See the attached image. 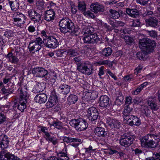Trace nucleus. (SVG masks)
<instances>
[{
    "instance_id": "31",
    "label": "nucleus",
    "mask_w": 160,
    "mask_h": 160,
    "mask_svg": "<svg viewBox=\"0 0 160 160\" xmlns=\"http://www.w3.org/2000/svg\"><path fill=\"white\" fill-rule=\"evenodd\" d=\"M148 46L147 49V52L149 53L151 52L154 49L156 45V42L154 40H151L148 38Z\"/></svg>"
},
{
    "instance_id": "37",
    "label": "nucleus",
    "mask_w": 160,
    "mask_h": 160,
    "mask_svg": "<svg viewBox=\"0 0 160 160\" xmlns=\"http://www.w3.org/2000/svg\"><path fill=\"white\" fill-rule=\"evenodd\" d=\"M112 52V50L110 48H106L102 51V54L103 56L107 57L110 56Z\"/></svg>"
},
{
    "instance_id": "6",
    "label": "nucleus",
    "mask_w": 160,
    "mask_h": 160,
    "mask_svg": "<svg viewBox=\"0 0 160 160\" xmlns=\"http://www.w3.org/2000/svg\"><path fill=\"white\" fill-rule=\"evenodd\" d=\"M150 137L147 136L142 139L141 141L142 147L154 148L158 146V142L155 141Z\"/></svg>"
},
{
    "instance_id": "33",
    "label": "nucleus",
    "mask_w": 160,
    "mask_h": 160,
    "mask_svg": "<svg viewBox=\"0 0 160 160\" xmlns=\"http://www.w3.org/2000/svg\"><path fill=\"white\" fill-rule=\"evenodd\" d=\"M148 82H143L138 86L137 88L132 92V94L137 95L143 89V88L148 84Z\"/></svg>"
},
{
    "instance_id": "63",
    "label": "nucleus",
    "mask_w": 160,
    "mask_h": 160,
    "mask_svg": "<svg viewBox=\"0 0 160 160\" xmlns=\"http://www.w3.org/2000/svg\"><path fill=\"white\" fill-rule=\"evenodd\" d=\"M104 68L103 66H101L99 68L98 75L100 78H101V76L104 74Z\"/></svg>"
},
{
    "instance_id": "47",
    "label": "nucleus",
    "mask_w": 160,
    "mask_h": 160,
    "mask_svg": "<svg viewBox=\"0 0 160 160\" xmlns=\"http://www.w3.org/2000/svg\"><path fill=\"white\" fill-rule=\"evenodd\" d=\"M67 54L71 56H75L78 55V53L75 50L71 49L66 51Z\"/></svg>"
},
{
    "instance_id": "41",
    "label": "nucleus",
    "mask_w": 160,
    "mask_h": 160,
    "mask_svg": "<svg viewBox=\"0 0 160 160\" xmlns=\"http://www.w3.org/2000/svg\"><path fill=\"white\" fill-rule=\"evenodd\" d=\"M58 160H68V158L66 153L60 152L58 154Z\"/></svg>"
},
{
    "instance_id": "56",
    "label": "nucleus",
    "mask_w": 160,
    "mask_h": 160,
    "mask_svg": "<svg viewBox=\"0 0 160 160\" xmlns=\"http://www.w3.org/2000/svg\"><path fill=\"white\" fill-rule=\"evenodd\" d=\"M14 33L12 31L8 30L6 31L4 34V36L5 37H7V38H9L10 37H12L14 36Z\"/></svg>"
},
{
    "instance_id": "45",
    "label": "nucleus",
    "mask_w": 160,
    "mask_h": 160,
    "mask_svg": "<svg viewBox=\"0 0 160 160\" xmlns=\"http://www.w3.org/2000/svg\"><path fill=\"white\" fill-rule=\"evenodd\" d=\"M12 51L14 52V54L16 55V56H20L22 54V50L19 46L15 47Z\"/></svg>"
},
{
    "instance_id": "53",
    "label": "nucleus",
    "mask_w": 160,
    "mask_h": 160,
    "mask_svg": "<svg viewBox=\"0 0 160 160\" xmlns=\"http://www.w3.org/2000/svg\"><path fill=\"white\" fill-rule=\"evenodd\" d=\"M83 13L85 16L88 18H95V16L94 14L89 11H88L87 12H85Z\"/></svg>"
},
{
    "instance_id": "44",
    "label": "nucleus",
    "mask_w": 160,
    "mask_h": 160,
    "mask_svg": "<svg viewBox=\"0 0 160 160\" xmlns=\"http://www.w3.org/2000/svg\"><path fill=\"white\" fill-rule=\"evenodd\" d=\"M7 42V39L3 36H0V49L1 50L3 49V47L5 46Z\"/></svg>"
},
{
    "instance_id": "46",
    "label": "nucleus",
    "mask_w": 160,
    "mask_h": 160,
    "mask_svg": "<svg viewBox=\"0 0 160 160\" xmlns=\"http://www.w3.org/2000/svg\"><path fill=\"white\" fill-rule=\"evenodd\" d=\"M98 64L100 65H108L110 67H112L113 65L112 62L108 60H105L102 61H100L99 62H98Z\"/></svg>"
},
{
    "instance_id": "62",
    "label": "nucleus",
    "mask_w": 160,
    "mask_h": 160,
    "mask_svg": "<svg viewBox=\"0 0 160 160\" xmlns=\"http://www.w3.org/2000/svg\"><path fill=\"white\" fill-rule=\"evenodd\" d=\"M8 160H20V159L14 155L9 153Z\"/></svg>"
},
{
    "instance_id": "14",
    "label": "nucleus",
    "mask_w": 160,
    "mask_h": 160,
    "mask_svg": "<svg viewBox=\"0 0 160 160\" xmlns=\"http://www.w3.org/2000/svg\"><path fill=\"white\" fill-rule=\"evenodd\" d=\"M147 26L155 28L158 26V19L155 17H152L146 20Z\"/></svg>"
},
{
    "instance_id": "10",
    "label": "nucleus",
    "mask_w": 160,
    "mask_h": 160,
    "mask_svg": "<svg viewBox=\"0 0 160 160\" xmlns=\"http://www.w3.org/2000/svg\"><path fill=\"white\" fill-rule=\"evenodd\" d=\"M27 12L29 18L35 22H38L40 21L41 16L35 10L33 9H29Z\"/></svg>"
},
{
    "instance_id": "61",
    "label": "nucleus",
    "mask_w": 160,
    "mask_h": 160,
    "mask_svg": "<svg viewBox=\"0 0 160 160\" xmlns=\"http://www.w3.org/2000/svg\"><path fill=\"white\" fill-rule=\"evenodd\" d=\"M78 121H69V123L72 127H75L77 129V126L78 125Z\"/></svg>"
},
{
    "instance_id": "64",
    "label": "nucleus",
    "mask_w": 160,
    "mask_h": 160,
    "mask_svg": "<svg viewBox=\"0 0 160 160\" xmlns=\"http://www.w3.org/2000/svg\"><path fill=\"white\" fill-rule=\"evenodd\" d=\"M142 66L139 65L134 70V73L137 74L138 73H140L142 69Z\"/></svg>"
},
{
    "instance_id": "13",
    "label": "nucleus",
    "mask_w": 160,
    "mask_h": 160,
    "mask_svg": "<svg viewBox=\"0 0 160 160\" xmlns=\"http://www.w3.org/2000/svg\"><path fill=\"white\" fill-rule=\"evenodd\" d=\"M56 13L53 9L47 10L44 12V19L49 22L53 21L55 18Z\"/></svg>"
},
{
    "instance_id": "48",
    "label": "nucleus",
    "mask_w": 160,
    "mask_h": 160,
    "mask_svg": "<svg viewBox=\"0 0 160 160\" xmlns=\"http://www.w3.org/2000/svg\"><path fill=\"white\" fill-rule=\"evenodd\" d=\"M52 125L58 129H60L62 128V124L59 121H56L54 122Z\"/></svg>"
},
{
    "instance_id": "19",
    "label": "nucleus",
    "mask_w": 160,
    "mask_h": 160,
    "mask_svg": "<svg viewBox=\"0 0 160 160\" xmlns=\"http://www.w3.org/2000/svg\"><path fill=\"white\" fill-rule=\"evenodd\" d=\"M147 102L150 108L152 110H157L158 109L157 104L155 103V99L152 97H149Z\"/></svg>"
},
{
    "instance_id": "3",
    "label": "nucleus",
    "mask_w": 160,
    "mask_h": 160,
    "mask_svg": "<svg viewBox=\"0 0 160 160\" xmlns=\"http://www.w3.org/2000/svg\"><path fill=\"white\" fill-rule=\"evenodd\" d=\"M17 86L18 87V91L19 95V100L22 99L27 101L29 94L27 85L21 81L18 82Z\"/></svg>"
},
{
    "instance_id": "22",
    "label": "nucleus",
    "mask_w": 160,
    "mask_h": 160,
    "mask_svg": "<svg viewBox=\"0 0 160 160\" xmlns=\"http://www.w3.org/2000/svg\"><path fill=\"white\" fill-rule=\"evenodd\" d=\"M57 98L55 96L50 97L48 101L46 104L47 108H50L53 107L57 102Z\"/></svg>"
},
{
    "instance_id": "55",
    "label": "nucleus",
    "mask_w": 160,
    "mask_h": 160,
    "mask_svg": "<svg viewBox=\"0 0 160 160\" xmlns=\"http://www.w3.org/2000/svg\"><path fill=\"white\" fill-rule=\"evenodd\" d=\"M124 79L125 81L130 82L134 80L133 76L132 74H130L124 77Z\"/></svg>"
},
{
    "instance_id": "51",
    "label": "nucleus",
    "mask_w": 160,
    "mask_h": 160,
    "mask_svg": "<svg viewBox=\"0 0 160 160\" xmlns=\"http://www.w3.org/2000/svg\"><path fill=\"white\" fill-rule=\"evenodd\" d=\"M2 91L3 93L6 95V96H8L9 94L13 93V91L10 88L7 89L4 88H3L2 89Z\"/></svg>"
},
{
    "instance_id": "39",
    "label": "nucleus",
    "mask_w": 160,
    "mask_h": 160,
    "mask_svg": "<svg viewBox=\"0 0 160 160\" xmlns=\"http://www.w3.org/2000/svg\"><path fill=\"white\" fill-rule=\"evenodd\" d=\"M9 153L6 152L4 150L0 152V160H8Z\"/></svg>"
},
{
    "instance_id": "38",
    "label": "nucleus",
    "mask_w": 160,
    "mask_h": 160,
    "mask_svg": "<svg viewBox=\"0 0 160 160\" xmlns=\"http://www.w3.org/2000/svg\"><path fill=\"white\" fill-rule=\"evenodd\" d=\"M9 3L12 11H16L19 8L17 1L12 2H9Z\"/></svg>"
},
{
    "instance_id": "17",
    "label": "nucleus",
    "mask_w": 160,
    "mask_h": 160,
    "mask_svg": "<svg viewBox=\"0 0 160 160\" xmlns=\"http://www.w3.org/2000/svg\"><path fill=\"white\" fill-rule=\"evenodd\" d=\"M81 28L82 29V33L84 35L92 34L94 29L91 26L88 27L86 25L82 24L81 25Z\"/></svg>"
},
{
    "instance_id": "32",
    "label": "nucleus",
    "mask_w": 160,
    "mask_h": 160,
    "mask_svg": "<svg viewBox=\"0 0 160 160\" xmlns=\"http://www.w3.org/2000/svg\"><path fill=\"white\" fill-rule=\"evenodd\" d=\"M20 102L19 103L18 105V108L21 112L24 111L27 107L26 103L27 101L26 100H23L22 99L19 100Z\"/></svg>"
},
{
    "instance_id": "5",
    "label": "nucleus",
    "mask_w": 160,
    "mask_h": 160,
    "mask_svg": "<svg viewBox=\"0 0 160 160\" xmlns=\"http://www.w3.org/2000/svg\"><path fill=\"white\" fill-rule=\"evenodd\" d=\"M56 37L53 36H49L47 38H43L45 46L48 48H55L58 46L59 42Z\"/></svg>"
},
{
    "instance_id": "43",
    "label": "nucleus",
    "mask_w": 160,
    "mask_h": 160,
    "mask_svg": "<svg viewBox=\"0 0 160 160\" xmlns=\"http://www.w3.org/2000/svg\"><path fill=\"white\" fill-rule=\"evenodd\" d=\"M123 38L127 44H131L134 41L133 38L129 36H125Z\"/></svg>"
},
{
    "instance_id": "18",
    "label": "nucleus",
    "mask_w": 160,
    "mask_h": 160,
    "mask_svg": "<svg viewBox=\"0 0 160 160\" xmlns=\"http://www.w3.org/2000/svg\"><path fill=\"white\" fill-rule=\"evenodd\" d=\"M47 98L46 95L43 93L37 95L34 98L36 102L40 104L45 103L47 101Z\"/></svg>"
},
{
    "instance_id": "60",
    "label": "nucleus",
    "mask_w": 160,
    "mask_h": 160,
    "mask_svg": "<svg viewBox=\"0 0 160 160\" xmlns=\"http://www.w3.org/2000/svg\"><path fill=\"white\" fill-rule=\"evenodd\" d=\"M15 15L16 17H19L20 18H23V20H25V16L22 13L17 12L15 13Z\"/></svg>"
},
{
    "instance_id": "30",
    "label": "nucleus",
    "mask_w": 160,
    "mask_h": 160,
    "mask_svg": "<svg viewBox=\"0 0 160 160\" xmlns=\"http://www.w3.org/2000/svg\"><path fill=\"white\" fill-rule=\"evenodd\" d=\"M9 140L7 136L4 135L0 142V145L1 148L4 149L7 148L8 146Z\"/></svg>"
},
{
    "instance_id": "1",
    "label": "nucleus",
    "mask_w": 160,
    "mask_h": 160,
    "mask_svg": "<svg viewBox=\"0 0 160 160\" xmlns=\"http://www.w3.org/2000/svg\"><path fill=\"white\" fill-rule=\"evenodd\" d=\"M60 31L64 34L68 33V35H74L76 33L73 30L74 26L72 21L68 18H63L59 22Z\"/></svg>"
},
{
    "instance_id": "20",
    "label": "nucleus",
    "mask_w": 160,
    "mask_h": 160,
    "mask_svg": "<svg viewBox=\"0 0 160 160\" xmlns=\"http://www.w3.org/2000/svg\"><path fill=\"white\" fill-rule=\"evenodd\" d=\"M45 88V84L44 83L37 82L34 85L33 90L34 92L38 93L43 91Z\"/></svg>"
},
{
    "instance_id": "4",
    "label": "nucleus",
    "mask_w": 160,
    "mask_h": 160,
    "mask_svg": "<svg viewBox=\"0 0 160 160\" xmlns=\"http://www.w3.org/2000/svg\"><path fill=\"white\" fill-rule=\"evenodd\" d=\"M134 138L135 136L130 134V133H125L121 136L120 144L122 146L128 147L133 143Z\"/></svg>"
},
{
    "instance_id": "57",
    "label": "nucleus",
    "mask_w": 160,
    "mask_h": 160,
    "mask_svg": "<svg viewBox=\"0 0 160 160\" xmlns=\"http://www.w3.org/2000/svg\"><path fill=\"white\" fill-rule=\"evenodd\" d=\"M140 25V20L139 19H134L132 22V26L133 27H139Z\"/></svg>"
},
{
    "instance_id": "58",
    "label": "nucleus",
    "mask_w": 160,
    "mask_h": 160,
    "mask_svg": "<svg viewBox=\"0 0 160 160\" xmlns=\"http://www.w3.org/2000/svg\"><path fill=\"white\" fill-rule=\"evenodd\" d=\"M142 99L141 97H136L133 100L132 102L134 104H138L140 102H141Z\"/></svg>"
},
{
    "instance_id": "21",
    "label": "nucleus",
    "mask_w": 160,
    "mask_h": 160,
    "mask_svg": "<svg viewBox=\"0 0 160 160\" xmlns=\"http://www.w3.org/2000/svg\"><path fill=\"white\" fill-rule=\"evenodd\" d=\"M5 57L9 62L12 63L17 64L19 60L16 56L13 55L12 52L8 53Z\"/></svg>"
},
{
    "instance_id": "16",
    "label": "nucleus",
    "mask_w": 160,
    "mask_h": 160,
    "mask_svg": "<svg viewBox=\"0 0 160 160\" xmlns=\"http://www.w3.org/2000/svg\"><path fill=\"white\" fill-rule=\"evenodd\" d=\"M109 99L106 95L100 97L99 101V105L102 107H108L109 106Z\"/></svg>"
},
{
    "instance_id": "59",
    "label": "nucleus",
    "mask_w": 160,
    "mask_h": 160,
    "mask_svg": "<svg viewBox=\"0 0 160 160\" xmlns=\"http://www.w3.org/2000/svg\"><path fill=\"white\" fill-rule=\"evenodd\" d=\"M148 34L152 38H155L157 36V32L155 30L148 31Z\"/></svg>"
},
{
    "instance_id": "40",
    "label": "nucleus",
    "mask_w": 160,
    "mask_h": 160,
    "mask_svg": "<svg viewBox=\"0 0 160 160\" xmlns=\"http://www.w3.org/2000/svg\"><path fill=\"white\" fill-rule=\"evenodd\" d=\"M78 8L79 11L83 13L86 10L85 2H79L78 4Z\"/></svg>"
},
{
    "instance_id": "29",
    "label": "nucleus",
    "mask_w": 160,
    "mask_h": 160,
    "mask_svg": "<svg viewBox=\"0 0 160 160\" xmlns=\"http://www.w3.org/2000/svg\"><path fill=\"white\" fill-rule=\"evenodd\" d=\"M88 124L86 121H81L78 122L77 126V129L80 131L86 129L88 127Z\"/></svg>"
},
{
    "instance_id": "50",
    "label": "nucleus",
    "mask_w": 160,
    "mask_h": 160,
    "mask_svg": "<svg viewBox=\"0 0 160 160\" xmlns=\"http://www.w3.org/2000/svg\"><path fill=\"white\" fill-rule=\"evenodd\" d=\"M116 153H117L121 157H123L124 155H125V153L123 152H118L117 150L114 149H110L108 152V153L111 155Z\"/></svg>"
},
{
    "instance_id": "12",
    "label": "nucleus",
    "mask_w": 160,
    "mask_h": 160,
    "mask_svg": "<svg viewBox=\"0 0 160 160\" xmlns=\"http://www.w3.org/2000/svg\"><path fill=\"white\" fill-rule=\"evenodd\" d=\"M88 118L89 120H96L98 117V113L97 109L92 107L89 108L87 112Z\"/></svg>"
},
{
    "instance_id": "27",
    "label": "nucleus",
    "mask_w": 160,
    "mask_h": 160,
    "mask_svg": "<svg viewBox=\"0 0 160 160\" xmlns=\"http://www.w3.org/2000/svg\"><path fill=\"white\" fill-rule=\"evenodd\" d=\"M149 53L147 52V50H142L141 51L139 52L137 54V57L138 59L141 60H145L147 57V55Z\"/></svg>"
},
{
    "instance_id": "28",
    "label": "nucleus",
    "mask_w": 160,
    "mask_h": 160,
    "mask_svg": "<svg viewBox=\"0 0 160 160\" xmlns=\"http://www.w3.org/2000/svg\"><path fill=\"white\" fill-rule=\"evenodd\" d=\"M13 19L14 25L20 28L23 26L25 22V20H23V18H20L19 17L14 18Z\"/></svg>"
},
{
    "instance_id": "35",
    "label": "nucleus",
    "mask_w": 160,
    "mask_h": 160,
    "mask_svg": "<svg viewBox=\"0 0 160 160\" xmlns=\"http://www.w3.org/2000/svg\"><path fill=\"white\" fill-rule=\"evenodd\" d=\"M63 140L67 143L74 142H80L81 141V140L78 138H71L68 137H63Z\"/></svg>"
},
{
    "instance_id": "23",
    "label": "nucleus",
    "mask_w": 160,
    "mask_h": 160,
    "mask_svg": "<svg viewBox=\"0 0 160 160\" xmlns=\"http://www.w3.org/2000/svg\"><path fill=\"white\" fill-rule=\"evenodd\" d=\"M148 38H144L139 40V48L142 50H147L148 46Z\"/></svg>"
},
{
    "instance_id": "9",
    "label": "nucleus",
    "mask_w": 160,
    "mask_h": 160,
    "mask_svg": "<svg viewBox=\"0 0 160 160\" xmlns=\"http://www.w3.org/2000/svg\"><path fill=\"white\" fill-rule=\"evenodd\" d=\"M32 73L36 76L43 78L48 75V72L44 68L40 67L34 68L32 70Z\"/></svg>"
},
{
    "instance_id": "54",
    "label": "nucleus",
    "mask_w": 160,
    "mask_h": 160,
    "mask_svg": "<svg viewBox=\"0 0 160 160\" xmlns=\"http://www.w3.org/2000/svg\"><path fill=\"white\" fill-rule=\"evenodd\" d=\"M124 98H116L114 102L115 105L120 106L122 104L123 102Z\"/></svg>"
},
{
    "instance_id": "2",
    "label": "nucleus",
    "mask_w": 160,
    "mask_h": 160,
    "mask_svg": "<svg viewBox=\"0 0 160 160\" xmlns=\"http://www.w3.org/2000/svg\"><path fill=\"white\" fill-rule=\"evenodd\" d=\"M44 41L39 37L30 42L28 46L29 51L32 53L38 51L44 44Z\"/></svg>"
},
{
    "instance_id": "34",
    "label": "nucleus",
    "mask_w": 160,
    "mask_h": 160,
    "mask_svg": "<svg viewBox=\"0 0 160 160\" xmlns=\"http://www.w3.org/2000/svg\"><path fill=\"white\" fill-rule=\"evenodd\" d=\"M78 100V97L75 95L71 94L68 97V101L70 104L75 103Z\"/></svg>"
},
{
    "instance_id": "42",
    "label": "nucleus",
    "mask_w": 160,
    "mask_h": 160,
    "mask_svg": "<svg viewBox=\"0 0 160 160\" xmlns=\"http://www.w3.org/2000/svg\"><path fill=\"white\" fill-rule=\"evenodd\" d=\"M101 26L102 28L106 31H111L112 30V28L106 23L102 22L101 21H100Z\"/></svg>"
},
{
    "instance_id": "24",
    "label": "nucleus",
    "mask_w": 160,
    "mask_h": 160,
    "mask_svg": "<svg viewBox=\"0 0 160 160\" xmlns=\"http://www.w3.org/2000/svg\"><path fill=\"white\" fill-rule=\"evenodd\" d=\"M94 133L96 136L98 137H105L107 135V133L105 131L104 129L101 127H97L95 129Z\"/></svg>"
},
{
    "instance_id": "11",
    "label": "nucleus",
    "mask_w": 160,
    "mask_h": 160,
    "mask_svg": "<svg viewBox=\"0 0 160 160\" xmlns=\"http://www.w3.org/2000/svg\"><path fill=\"white\" fill-rule=\"evenodd\" d=\"M132 111V109L128 107V106L126 107L123 112V117L124 120H134L138 119V118L137 116H133L132 115H130V113Z\"/></svg>"
},
{
    "instance_id": "8",
    "label": "nucleus",
    "mask_w": 160,
    "mask_h": 160,
    "mask_svg": "<svg viewBox=\"0 0 160 160\" xmlns=\"http://www.w3.org/2000/svg\"><path fill=\"white\" fill-rule=\"evenodd\" d=\"M83 42L87 44L97 43L100 41L99 38L95 33L85 35L82 38Z\"/></svg>"
},
{
    "instance_id": "49",
    "label": "nucleus",
    "mask_w": 160,
    "mask_h": 160,
    "mask_svg": "<svg viewBox=\"0 0 160 160\" xmlns=\"http://www.w3.org/2000/svg\"><path fill=\"white\" fill-rule=\"evenodd\" d=\"M147 136L148 137H151V139H153L155 141L158 142V143L160 141V139L159 138V137L157 135H155L154 134H148Z\"/></svg>"
},
{
    "instance_id": "36",
    "label": "nucleus",
    "mask_w": 160,
    "mask_h": 160,
    "mask_svg": "<svg viewBox=\"0 0 160 160\" xmlns=\"http://www.w3.org/2000/svg\"><path fill=\"white\" fill-rule=\"evenodd\" d=\"M110 14H109L110 17L113 19L118 18L120 16L119 13L117 11L112 9L110 10Z\"/></svg>"
},
{
    "instance_id": "26",
    "label": "nucleus",
    "mask_w": 160,
    "mask_h": 160,
    "mask_svg": "<svg viewBox=\"0 0 160 160\" xmlns=\"http://www.w3.org/2000/svg\"><path fill=\"white\" fill-rule=\"evenodd\" d=\"M58 89L62 94H67L70 91V88L68 85L64 84L60 86Z\"/></svg>"
},
{
    "instance_id": "15",
    "label": "nucleus",
    "mask_w": 160,
    "mask_h": 160,
    "mask_svg": "<svg viewBox=\"0 0 160 160\" xmlns=\"http://www.w3.org/2000/svg\"><path fill=\"white\" fill-rule=\"evenodd\" d=\"M91 10L95 13L103 12L104 11V7L97 2L92 3L90 5Z\"/></svg>"
},
{
    "instance_id": "7",
    "label": "nucleus",
    "mask_w": 160,
    "mask_h": 160,
    "mask_svg": "<svg viewBox=\"0 0 160 160\" xmlns=\"http://www.w3.org/2000/svg\"><path fill=\"white\" fill-rule=\"evenodd\" d=\"M77 69L81 73L89 75L93 72L92 67L88 62H82V65L77 67Z\"/></svg>"
},
{
    "instance_id": "25",
    "label": "nucleus",
    "mask_w": 160,
    "mask_h": 160,
    "mask_svg": "<svg viewBox=\"0 0 160 160\" xmlns=\"http://www.w3.org/2000/svg\"><path fill=\"white\" fill-rule=\"evenodd\" d=\"M126 12L128 14L133 18H136L139 15L138 11L136 9L127 8Z\"/></svg>"
},
{
    "instance_id": "52",
    "label": "nucleus",
    "mask_w": 160,
    "mask_h": 160,
    "mask_svg": "<svg viewBox=\"0 0 160 160\" xmlns=\"http://www.w3.org/2000/svg\"><path fill=\"white\" fill-rule=\"evenodd\" d=\"M72 62L77 65V67L79 66L82 65V63L81 62V59L79 57L74 58L72 60Z\"/></svg>"
}]
</instances>
